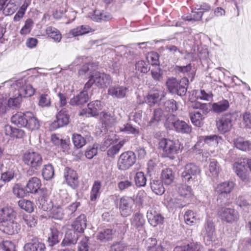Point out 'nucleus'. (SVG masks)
<instances>
[{"label": "nucleus", "instance_id": "f257e3e1", "mask_svg": "<svg viewBox=\"0 0 251 251\" xmlns=\"http://www.w3.org/2000/svg\"><path fill=\"white\" fill-rule=\"evenodd\" d=\"M2 84L10 86L11 91L15 93L13 98H10L7 102L9 107L12 108L20 107L22 97H28L34 94V89L30 84H26V80L25 78L17 80H9Z\"/></svg>", "mask_w": 251, "mask_h": 251}, {"label": "nucleus", "instance_id": "f03ea898", "mask_svg": "<svg viewBox=\"0 0 251 251\" xmlns=\"http://www.w3.org/2000/svg\"><path fill=\"white\" fill-rule=\"evenodd\" d=\"M158 149L162 151V156L171 159L175 158V155L178 153L180 143L178 140L162 138L158 143Z\"/></svg>", "mask_w": 251, "mask_h": 251}, {"label": "nucleus", "instance_id": "7ed1b4c3", "mask_svg": "<svg viewBox=\"0 0 251 251\" xmlns=\"http://www.w3.org/2000/svg\"><path fill=\"white\" fill-rule=\"evenodd\" d=\"M188 79L183 77L180 80L172 77L168 78L166 82L167 87L170 93L180 96H184L187 91Z\"/></svg>", "mask_w": 251, "mask_h": 251}, {"label": "nucleus", "instance_id": "20e7f679", "mask_svg": "<svg viewBox=\"0 0 251 251\" xmlns=\"http://www.w3.org/2000/svg\"><path fill=\"white\" fill-rule=\"evenodd\" d=\"M234 187L232 181H226L218 185L216 191L218 194L217 198L218 204L220 205H225L228 202L229 194Z\"/></svg>", "mask_w": 251, "mask_h": 251}, {"label": "nucleus", "instance_id": "39448f33", "mask_svg": "<svg viewBox=\"0 0 251 251\" xmlns=\"http://www.w3.org/2000/svg\"><path fill=\"white\" fill-rule=\"evenodd\" d=\"M217 214L222 221L227 223H233L237 221L239 214L235 209L222 206L218 210Z\"/></svg>", "mask_w": 251, "mask_h": 251}, {"label": "nucleus", "instance_id": "423d86ee", "mask_svg": "<svg viewBox=\"0 0 251 251\" xmlns=\"http://www.w3.org/2000/svg\"><path fill=\"white\" fill-rule=\"evenodd\" d=\"M24 162L34 169H39L42 164L43 159L41 155L35 151H26L23 156Z\"/></svg>", "mask_w": 251, "mask_h": 251}, {"label": "nucleus", "instance_id": "0eeeda50", "mask_svg": "<svg viewBox=\"0 0 251 251\" xmlns=\"http://www.w3.org/2000/svg\"><path fill=\"white\" fill-rule=\"evenodd\" d=\"M136 161L134 153L128 151L122 153L118 160L117 166L120 170H126L131 167Z\"/></svg>", "mask_w": 251, "mask_h": 251}, {"label": "nucleus", "instance_id": "6e6552de", "mask_svg": "<svg viewBox=\"0 0 251 251\" xmlns=\"http://www.w3.org/2000/svg\"><path fill=\"white\" fill-rule=\"evenodd\" d=\"M233 115L231 113L224 114L217 120L216 126L219 131L225 133L231 130L232 127Z\"/></svg>", "mask_w": 251, "mask_h": 251}, {"label": "nucleus", "instance_id": "1a4fd4ad", "mask_svg": "<svg viewBox=\"0 0 251 251\" xmlns=\"http://www.w3.org/2000/svg\"><path fill=\"white\" fill-rule=\"evenodd\" d=\"M201 170L198 166L192 163L187 164L184 167V171L181 174L183 181L189 182L193 181L196 176L200 174Z\"/></svg>", "mask_w": 251, "mask_h": 251}, {"label": "nucleus", "instance_id": "9d476101", "mask_svg": "<svg viewBox=\"0 0 251 251\" xmlns=\"http://www.w3.org/2000/svg\"><path fill=\"white\" fill-rule=\"evenodd\" d=\"M168 119L167 112L161 106L153 110L148 124L150 126H157L160 122L167 120Z\"/></svg>", "mask_w": 251, "mask_h": 251}, {"label": "nucleus", "instance_id": "9b49d317", "mask_svg": "<svg viewBox=\"0 0 251 251\" xmlns=\"http://www.w3.org/2000/svg\"><path fill=\"white\" fill-rule=\"evenodd\" d=\"M164 97L165 93L162 88L158 86L150 91L147 97L146 101L150 106H152L161 100Z\"/></svg>", "mask_w": 251, "mask_h": 251}, {"label": "nucleus", "instance_id": "f8f14e48", "mask_svg": "<svg viewBox=\"0 0 251 251\" xmlns=\"http://www.w3.org/2000/svg\"><path fill=\"white\" fill-rule=\"evenodd\" d=\"M69 116L65 108H62L56 114V120L51 124L53 129L67 125L69 123Z\"/></svg>", "mask_w": 251, "mask_h": 251}, {"label": "nucleus", "instance_id": "ddd939ff", "mask_svg": "<svg viewBox=\"0 0 251 251\" xmlns=\"http://www.w3.org/2000/svg\"><path fill=\"white\" fill-rule=\"evenodd\" d=\"M133 201L131 197H123L119 201V209L121 215L123 217H127L132 212V205Z\"/></svg>", "mask_w": 251, "mask_h": 251}, {"label": "nucleus", "instance_id": "4468645a", "mask_svg": "<svg viewBox=\"0 0 251 251\" xmlns=\"http://www.w3.org/2000/svg\"><path fill=\"white\" fill-rule=\"evenodd\" d=\"M0 229L4 233L12 235L17 233L20 229V226L13 220L0 222Z\"/></svg>", "mask_w": 251, "mask_h": 251}, {"label": "nucleus", "instance_id": "2eb2a0df", "mask_svg": "<svg viewBox=\"0 0 251 251\" xmlns=\"http://www.w3.org/2000/svg\"><path fill=\"white\" fill-rule=\"evenodd\" d=\"M201 234L207 240L213 241L215 238V229L214 223L210 220H207L201 230Z\"/></svg>", "mask_w": 251, "mask_h": 251}, {"label": "nucleus", "instance_id": "dca6fc26", "mask_svg": "<svg viewBox=\"0 0 251 251\" xmlns=\"http://www.w3.org/2000/svg\"><path fill=\"white\" fill-rule=\"evenodd\" d=\"M95 79V84L101 88L107 87L112 82L111 76L104 73L97 72L94 75Z\"/></svg>", "mask_w": 251, "mask_h": 251}, {"label": "nucleus", "instance_id": "f3484780", "mask_svg": "<svg viewBox=\"0 0 251 251\" xmlns=\"http://www.w3.org/2000/svg\"><path fill=\"white\" fill-rule=\"evenodd\" d=\"M25 251H45V245L36 237H33L31 241L24 246Z\"/></svg>", "mask_w": 251, "mask_h": 251}, {"label": "nucleus", "instance_id": "a211bd4d", "mask_svg": "<svg viewBox=\"0 0 251 251\" xmlns=\"http://www.w3.org/2000/svg\"><path fill=\"white\" fill-rule=\"evenodd\" d=\"M64 177H65L67 183L72 188H75L78 183V177L77 173L74 170L66 168L64 173Z\"/></svg>", "mask_w": 251, "mask_h": 251}, {"label": "nucleus", "instance_id": "6ab92c4d", "mask_svg": "<svg viewBox=\"0 0 251 251\" xmlns=\"http://www.w3.org/2000/svg\"><path fill=\"white\" fill-rule=\"evenodd\" d=\"M88 108L83 110L87 116L94 117L98 115L99 111L101 109V102L95 100L88 103Z\"/></svg>", "mask_w": 251, "mask_h": 251}, {"label": "nucleus", "instance_id": "aec40b11", "mask_svg": "<svg viewBox=\"0 0 251 251\" xmlns=\"http://www.w3.org/2000/svg\"><path fill=\"white\" fill-rule=\"evenodd\" d=\"M147 217L150 224L155 226L162 223L163 218L160 213L153 208H150L147 212Z\"/></svg>", "mask_w": 251, "mask_h": 251}, {"label": "nucleus", "instance_id": "412c9836", "mask_svg": "<svg viewBox=\"0 0 251 251\" xmlns=\"http://www.w3.org/2000/svg\"><path fill=\"white\" fill-rule=\"evenodd\" d=\"M100 120L105 126H112L117 122V119L113 112L102 111L100 113Z\"/></svg>", "mask_w": 251, "mask_h": 251}, {"label": "nucleus", "instance_id": "4be33fe9", "mask_svg": "<svg viewBox=\"0 0 251 251\" xmlns=\"http://www.w3.org/2000/svg\"><path fill=\"white\" fill-rule=\"evenodd\" d=\"M244 160H240L234 164V169L237 176L242 180H245L248 178V173L245 167Z\"/></svg>", "mask_w": 251, "mask_h": 251}, {"label": "nucleus", "instance_id": "5701e85b", "mask_svg": "<svg viewBox=\"0 0 251 251\" xmlns=\"http://www.w3.org/2000/svg\"><path fill=\"white\" fill-rule=\"evenodd\" d=\"M86 216L84 214H81L76 218L72 226L76 232L82 233L84 232V229L86 228Z\"/></svg>", "mask_w": 251, "mask_h": 251}, {"label": "nucleus", "instance_id": "b1692460", "mask_svg": "<svg viewBox=\"0 0 251 251\" xmlns=\"http://www.w3.org/2000/svg\"><path fill=\"white\" fill-rule=\"evenodd\" d=\"M16 215L14 209L11 207H5L0 210V221L5 222L14 220Z\"/></svg>", "mask_w": 251, "mask_h": 251}, {"label": "nucleus", "instance_id": "393cba45", "mask_svg": "<svg viewBox=\"0 0 251 251\" xmlns=\"http://www.w3.org/2000/svg\"><path fill=\"white\" fill-rule=\"evenodd\" d=\"M29 112L25 113L18 112L11 117V122L15 125L21 127H25L27 126V114Z\"/></svg>", "mask_w": 251, "mask_h": 251}, {"label": "nucleus", "instance_id": "a878e982", "mask_svg": "<svg viewBox=\"0 0 251 251\" xmlns=\"http://www.w3.org/2000/svg\"><path fill=\"white\" fill-rule=\"evenodd\" d=\"M78 237V232L75 230H68L66 233L65 238L62 241L61 245L63 246L75 245L76 243Z\"/></svg>", "mask_w": 251, "mask_h": 251}, {"label": "nucleus", "instance_id": "bb28decb", "mask_svg": "<svg viewBox=\"0 0 251 251\" xmlns=\"http://www.w3.org/2000/svg\"><path fill=\"white\" fill-rule=\"evenodd\" d=\"M233 144L236 148L240 151H247L251 150V142L242 137L234 139Z\"/></svg>", "mask_w": 251, "mask_h": 251}, {"label": "nucleus", "instance_id": "cd10ccee", "mask_svg": "<svg viewBox=\"0 0 251 251\" xmlns=\"http://www.w3.org/2000/svg\"><path fill=\"white\" fill-rule=\"evenodd\" d=\"M175 130L178 133L189 134L191 132V126L183 121L177 120L173 123Z\"/></svg>", "mask_w": 251, "mask_h": 251}, {"label": "nucleus", "instance_id": "c85d7f7f", "mask_svg": "<svg viewBox=\"0 0 251 251\" xmlns=\"http://www.w3.org/2000/svg\"><path fill=\"white\" fill-rule=\"evenodd\" d=\"M89 98L87 91L83 90L72 98L70 100V103L72 105H83L88 102Z\"/></svg>", "mask_w": 251, "mask_h": 251}, {"label": "nucleus", "instance_id": "c756f323", "mask_svg": "<svg viewBox=\"0 0 251 251\" xmlns=\"http://www.w3.org/2000/svg\"><path fill=\"white\" fill-rule=\"evenodd\" d=\"M38 204L39 208L45 211L50 210L52 207L51 202L48 200L47 194L43 191H41Z\"/></svg>", "mask_w": 251, "mask_h": 251}, {"label": "nucleus", "instance_id": "7c9ffc66", "mask_svg": "<svg viewBox=\"0 0 251 251\" xmlns=\"http://www.w3.org/2000/svg\"><path fill=\"white\" fill-rule=\"evenodd\" d=\"M20 4V0H9L3 9V14L6 16L11 15L17 10Z\"/></svg>", "mask_w": 251, "mask_h": 251}, {"label": "nucleus", "instance_id": "2f4dec72", "mask_svg": "<svg viewBox=\"0 0 251 251\" xmlns=\"http://www.w3.org/2000/svg\"><path fill=\"white\" fill-rule=\"evenodd\" d=\"M41 186L40 179L36 177L30 178L26 186V191L27 193H36Z\"/></svg>", "mask_w": 251, "mask_h": 251}, {"label": "nucleus", "instance_id": "473e14b6", "mask_svg": "<svg viewBox=\"0 0 251 251\" xmlns=\"http://www.w3.org/2000/svg\"><path fill=\"white\" fill-rule=\"evenodd\" d=\"M150 187L153 193L156 195H162L165 192L162 182L156 178H151L150 181Z\"/></svg>", "mask_w": 251, "mask_h": 251}, {"label": "nucleus", "instance_id": "72a5a7b5", "mask_svg": "<svg viewBox=\"0 0 251 251\" xmlns=\"http://www.w3.org/2000/svg\"><path fill=\"white\" fill-rule=\"evenodd\" d=\"M175 177V173L171 168H166L162 170L161 178L166 185L172 184Z\"/></svg>", "mask_w": 251, "mask_h": 251}, {"label": "nucleus", "instance_id": "f704fd0d", "mask_svg": "<svg viewBox=\"0 0 251 251\" xmlns=\"http://www.w3.org/2000/svg\"><path fill=\"white\" fill-rule=\"evenodd\" d=\"M127 88L124 86L110 87L108 94L113 97L118 98H124L127 92Z\"/></svg>", "mask_w": 251, "mask_h": 251}, {"label": "nucleus", "instance_id": "c9c22d12", "mask_svg": "<svg viewBox=\"0 0 251 251\" xmlns=\"http://www.w3.org/2000/svg\"><path fill=\"white\" fill-rule=\"evenodd\" d=\"M229 104L227 100H223L212 104V109L215 113H221L227 110Z\"/></svg>", "mask_w": 251, "mask_h": 251}, {"label": "nucleus", "instance_id": "e433bc0d", "mask_svg": "<svg viewBox=\"0 0 251 251\" xmlns=\"http://www.w3.org/2000/svg\"><path fill=\"white\" fill-rule=\"evenodd\" d=\"M112 18L111 15L106 12H100L96 10L94 15L92 16V19L96 22H99L101 21H108Z\"/></svg>", "mask_w": 251, "mask_h": 251}, {"label": "nucleus", "instance_id": "4c0bfd02", "mask_svg": "<svg viewBox=\"0 0 251 251\" xmlns=\"http://www.w3.org/2000/svg\"><path fill=\"white\" fill-rule=\"evenodd\" d=\"M101 187V183L100 181L97 180L94 182L90 195V198L91 201H95L98 198L100 197V194Z\"/></svg>", "mask_w": 251, "mask_h": 251}, {"label": "nucleus", "instance_id": "58836bf2", "mask_svg": "<svg viewBox=\"0 0 251 251\" xmlns=\"http://www.w3.org/2000/svg\"><path fill=\"white\" fill-rule=\"evenodd\" d=\"M27 115V126H25V127L30 130L38 129L40 125L37 118L30 112Z\"/></svg>", "mask_w": 251, "mask_h": 251}, {"label": "nucleus", "instance_id": "ea45409f", "mask_svg": "<svg viewBox=\"0 0 251 251\" xmlns=\"http://www.w3.org/2000/svg\"><path fill=\"white\" fill-rule=\"evenodd\" d=\"M91 28L87 25H82L71 29L69 34L73 36H77L87 34L90 32Z\"/></svg>", "mask_w": 251, "mask_h": 251}, {"label": "nucleus", "instance_id": "a19ab883", "mask_svg": "<svg viewBox=\"0 0 251 251\" xmlns=\"http://www.w3.org/2000/svg\"><path fill=\"white\" fill-rule=\"evenodd\" d=\"M114 231L111 229H105L97 234V239L101 242H107L112 239Z\"/></svg>", "mask_w": 251, "mask_h": 251}, {"label": "nucleus", "instance_id": "79ce46f5", "mask_svg": "<svg viewBox=\"0 0 251 251\" xmlns=\"http://www.w3.org/2000/svg\"><path fill=\"white\" fill-rule=\"evenodd\" d=\"M46 34L49 37L52 38L54 41L59 42L62 38L61 34L60 31L52 26H49L46 30Z\"/></svg>", "mask_w": 251, "mask_h": 251}, {"label": "nucleus", "instance_id": "37998d69", "mask_svg": "<svg viewBox=\"0 0 251 251\" xmlns=\"http://www.w3.org/2000/svg\"><path fill=\"white\" fill-rule=\"evenodd\" d=\"M202 248L198 243H191L183 246L176 247L174 251H201Z\"/></svg>", "mask_w": 251, "mask_h": 251}, {"label": "nucleus", "instance_id": "c03bdc74", "mask_svg": "<svg viewBox=\"0 0 251 251\" xmlns=\"http://www.w3.org/2000/svg\"><path fill=\"white\" fill-rule=\"evenodd\" d=\"M145 222L143 215L139 213H135L131 219V226L136 228L142 227Z\"/></svg>", "mask_w": 251, "mask_h": 251}, {"label": "nucleus", "instance_id": "a18cd8bd", "mask_svg": "<svg viewBox=\"0 0 251 251\" xmlns=\"http://www.w3.org/2000/svg\"><path fill=\"white\" fill-rule=\"evenodd\" d=\"M161 107L167 112L168 116L172 115L177 109L176 101L173 99L166 101Z\"/></svg>", "mask_w": 251, "mask_h": 251}, {"label": "nucleus", "instance_id": "49530a36", "mask_svg": "<svg viewBox=\"0 0 251 251\" xmlns=\"http://www.w3.org/2000/svg\"><path fill=\"white\" fill-rule=\"evenodd\" d=\"M51 141L56 146H60L61 148L65 151L68 149V141L63 140L59 135L53 134L51 136Z\"/></svg>", "mask_w": 251, "mask_h": 251}, {"label": "nucleus", "instance_id": "de8ad7c7", "mask_svg": "<svg viewBox=\"0 0 251 251\" xmlns=\"http://www.w3.org/2000/svg\"><path fill=\"white\" fill-rule=\"evenodd\" d=\"M184 219L186 224L190 226L196 224L199 221V218H197L194 212L191 210L186 211Z\"/></svg>", "mask_w": 251, "mask_h": 251}, {"label": "nucleus", "instance_id": "09e8293b", "mask_svg": "<svg viewBox=\"0 0 251 251\" xmlns=\"http://www.w3.org/2000/svg\"><path fill=\"white\" fill-rule=\"evenodd\" d=\"M147 242V251H163L162 246L157 244L156 239L149 238Z\"/></svg>", "mask_w": 251, "mask_h": 251}, {"label": "nucleus", "instance_id": "8fccbe9b", "mask_svg": "<svg viewBox=\"0 0 251 251\" xmlns=\"http://www.w3.org/2000/svg\"><path fill=\"white\" fill-rule=\"evenodd\" d=\"M42 176L44 179L50 180L54 176V169L52 165L49 164L44 166L42 170Z\"/></svg>", "mask_w": 251, "mask_h": 251}, {"label": "nucleus", "instance_id": "3c124183", "mask_svg": "<svg viewBox=\"0 0 251 251\" xmlns=\"http://www.w3.org/2000/svg\"><path fill=\"white\" fill-rule=\"evenodd\" d=\"M19 207L25 211L31 213L33 211L34 207L33 203L29 200L21 199L18 202Z\"/></svg>", "mask_w": 251, "mask_h": 251}, {"label": "nucleus", "instance_id": "603ef678", "mask_svg": "<svg viewBox=\"0 0 251 251\" xmlns=\"http://www.w3.org/2000/svg\"><path fill=\"white\" fill-rule=\"evenodd\" d=\"M190 117L192 123L196 126L200 127L202 125V120L203 119L202 115L199 112H191Z\"/></svg>", "mask_w": 251, "mask_h": 251}, {"label": "nucleus", "instance_id": "864d4df0", "mask_svg": "<svg viewBox=\"0 0 251 251\" xmlns=\"http://www.w3.org/2000/svg\"><path fill=\"white\" fill-rule=\"evenodd\" d=\"M125 143L124 141H121L118 144L111 147L107 151V154L109 157L114 158L117 154Z\"/></svg>", "mask_w": 251, "mask_h": 251}, {"label": "nucleus", "instance_id": "5fc2aeb1", "mask_svg": "<svg viewBox=\"0 0 251 251\" xmlns=\"http://www.w3.org/2000/svg\"><path fill=\"white\" fill-rule=\"evenodd\" d=\"M136 185L138 187L145 186L147 182V178L142 172H137L134 177Z\"/></svg>", "mask_w": 251, "mask_h": 251}, {"label": "nucleus", "instance_id": "6e6d98bb", "mask_svg": "<svg viewBox=\"0 0 251 251\" xmlns=\"http://www.w3.org/2000/svg\"><path fill=\"white\" fill-rule=\"evenodd\" d=\"M219 166L218 162L214 159L210 160L209 165V170L211 176L214 177H217L219 173Z\"/></svg>", "mask_w": 251, "mask_h": 251}, {"label": "nucleus", "instance_id": "4d7b16f0", "mask_svg": "<svg viewBox=\"0 0 251 251\" xmlns=\"http://www.w3.org/2000/svg\"><path fill=\"white\" fill-rule=\"evenodd\" d=\"M72 140L75 146L78 149L82 148L86 143L85 139L79 134H74Z\"/></svg>", "mask_w": 251, "mask_h": 251}, {"label": "nucleus", "instance_id": "13d9d810", "mask_svg": "<svg viewBox=\"0 0 251 251\" xmlns=\"http://www.w3.org/2000/svg\"><path fill=\"white\" fill-rule=\"evenodd\" d=\"M50 235L49 236L48 241L50 243V245L53 246L59 242V232L55 227L50 228Z\"/></svg>", "mask_w": 251, "mask_h": 251}, {"label": "nucleus", "instance_id": "bf43d9fd", "mask_svg": "<svg viewBox=\"0 0 251 251\" xmlns=\"http://www.w3.org/2000/svg\"><path fill=\"white\" fill-rule=\"evenodd\" d=\"M190 106L193 109L201 110L203 114H206L209 112V105L199 101L191 102Z\"/></svg>", "mask_w": 251, "mask_h": 251}, {"label": "nucleus", "instance_id": "052dcab7", "mask_svg": "<svg viewBox=\"0 0 251 251\" xmlns=\"http://www.w3.org/2000/svg\"><path fill=\"white\" fill-rule=\"evenodd\" d=\"M178 192L182 197L189 198L192 196L191 187L186 184H182L179 186Z\"/></svg>", "mask_w": 251, "mask_h": 251}, {"label": "nucleus", "instance_id": "680f3d73", "mask_svg": "<svg viewBox=\"0 0 251 251\" xmlns=\"http://www.w3.org/2000/svg\"><path fill=\"white\" fill-rule=\"evenodd\" d=\"M99 145L97 143L93 144L92 146L87 148L85 151V156L89 159H91L96 156L98 153V149Z\"/></svg>", "mask_w": 251, "mask_h": 251}, {"label": "nucleus", "instance_id": "e2e57ef3", "mask_svg": "<svg viewBox=\"0 0 251 251\" xmlns=\"http://www.w3.org/2000/svg\"><path fill=\"white\" fill-rule=\"evenodd\" d=\"M150 64L148 62L140 60L136 62L135 69L140 73H146L150 70Z\"/></svg>", "mask_w": 251, "mask_h": 251}, {"label": "nucleus", "instance_id": "0e129e2a", "mask_svg": "<svg viewBox=\"0 0 251 251\" xmlns=\"http://www.w3.org/2000/svg\"><path fill=\"white\" fill-rule=\"evenodd\" d=\"M50 210H51V214L53 218L61 219L63 218L64 212L62 207L60 206L52 205Z\"/></svg>", "mask_w": 251, "mask_h": 251}, {"label": "nucleus", "instance_id": "69168bd1", "mask_svg": "<svg viewBox=\"0 0 251 251\" xmlns=\"http://www.w3.org/2000/svg\"><path fill=\"white\" fill-rule=\"evenodd\" d=\"M15 176V171L13 168H9L7 171L1 175V179L3 182H8L12 179Z\"/></svg>", "mask_w": 251, "mask_h": 251}, {"label": "nucleus", "instance_id": "338daca9", "mask_svg": "<svg viewBox=\"0 0 251 251\" xmlns=\"http://www.w3.org/2000/svg\"><path fill=\"white\" fill-rule=\"evenodd\" d=\"M12 192L18 198H23L26 195L24 189L18 184L14 185L12 188Z\"/></svg>", "mask_w": 251, "mask_h": 251}, {"label": "nucleus", "instance_id": "774afa93", "mask_svg": "<svg viewBox=\"0 0 251 251\" xmlns=\"http://www.w3.org/2000/svg\"><path fill=\"white\" fill-rule=\"evenodd\" d=\"M22 219L30 227L35 226L37 222L36 217L30 215H23Z\"/></svg>", "mask_w": 251, "mask_h": 251}]
</instances>
